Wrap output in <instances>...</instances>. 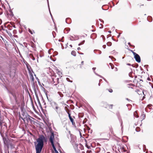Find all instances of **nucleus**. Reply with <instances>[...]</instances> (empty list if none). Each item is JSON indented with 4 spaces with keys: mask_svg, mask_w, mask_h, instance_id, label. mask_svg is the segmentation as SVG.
<instances>
[{
    "mask_svg": "<svg viewBox=\"0 0 153 153\" xmlns=\"http://www.w3.org/2000/svg\"><path fill=\"white\" fill-rule=\"evenodd\" d=\"M46 140L45 137L43 135L40 136L37 139V144L35 146L36 153H40L44 145V141Z\"/></svg>",
    "mask_w": 153,
    "mask_h": 153,
    "instance_id": "nucleus-1",
    "label": "nucleus"
},
{
    "mask_svg": "<svg viewBox=\"0 0 153 153\" xmlns=\"http://www.w3.org/2000/svg\"><path fill=\"white\" fill-rule=\"evenodd\" d=\"M51 134L50 138L49 139V140L50 142H51V144L52 146L53 147V148L55 152H56V151H57V150H56V148L54 144L53 140L54 139V134L53 132L51 131Z\"/></svg>",
    "mask_w": 153,
    "mask_h": 153,
    "instance_id": "nucleus-2",
    "label": "nucleus"
},
{
    "mask_svg": "<svg viewBox=\"0 0 153 153\" xmlns=\"http://www.w3.org/2000/svg\"><path fill=\"white\" fill-rule=\"evenodd\" d=\"M53 107L57 113L58 114H59L61 111L60 108L58 107L57 104L56 102H53Z\"/></svg>",
    "mask_w": 153,
    "mask_h": 153,
    "instance_id": "nucleus-3",
    "label": "nucleus"
},
{
    "mask_svg": "<svg viewBox=\"0 0 153 153\" xmlns=\"http://www.w3.org/2000/svg\"><path fill=\"white\" fill-rule=\"evenodd\" d=\"M134 58L136 62L140 63L141 62L140 57L139 55L136 53H134Z\"/></svg>",
    "mask_w": 153,
    "mask_h": 153,
    "instance_id": "nucleus-4",
    "label": "nucleus"
},
{
    "mask_svg": "<svg viewBox=\"0 0 153 153\" xmlns=\"http://www.w3.org/2000/svg\"><path fill=\"white\" fill-rule=\"evenodd\" d=\"M22 114L23 115V117H25V119H26L27 121L31 120L30 118L32 117L29 115H28L27 114H25L24 113H23Z\"/></svg>",
    "mask_w": 153,
    "mask_h": 153,
    "instance_id": "nucleus-5",
    "label": "nucleus"
},
{
    "mask_svg": "<svg viewBox=\"0 0 153 153\" xmlns=\"http://www.w3.org/2000/svg\"><path fill=\"white\" fill-rule=\"evenodd\" d=\"M71 143L72 145L74 146H77V144L76 143V142L75 140H72V139L71 140Z\"/></svg>",
    "mask_w": 153,
    "mask_h": 153,
    "instance_id": "nucleus-6",
    "label": "nucleus"
},
{
    "mask_svg": "<svg viewBox=\"0 0 153 153\" xmlns=\"http://www.w3.org/2000/svg\"><path fill=\"white\" fill-rule=\"evenodd\" d=\"M69 118L70 120V121L72 123V125H75V122L74 121L73 119L71 117H69Z\"/></svg>",
    "mask_w": 153,
    "mask_h": 153,
    "instance_id": "nucleus-7",
    "label": "nucleus"
},
{
    "mask_svg": "<svg viewBox=\"0 0 153 153\" xmlns=\"http://www.w3.org/2000/svg\"><path fill=\"white\" fill-rule=\"evenodd\" d=\"M11 93L14 97L15 99L16 100V97L15 94V93L14 92H11Z\"/></svg>",
    "mask_w": 153,
    "mask_h": 153,
    "instance_id": "nucleus-8",
    "label": "nucleus"
},
{
    "mask_svg": "<svg viewBox=\"0 0 153 153\" xmlns=\"http://www.w3.org/2000/svg\"><path fill=\"white\" fill-rule=\"evenodd\" d=\"M69 106L67 105H66V106L65 107V109L66 111V112L68 111H69V110L68 109Z\"/></svg>",
    "mask_w": 153,
    "mask_h": 153,
    "instance_id": "nucleus-9",
    "label": "nucleus"
},
{
    "mask_svg": "<svg viewBox=\"0 0 153 153\" xmlns=\"http://www.w3.org/2000/svg\"><path fill=\"white\" fill-rule=\"evenodd\" d=\"M113 105H106V108H112Z\"/></svg>",
    "mask_w": 153,
    "mask_h": 153,
    "instance_id": "nucleus-10",
    "label": "nucleus"
},
{
    "mask_svg": "<svg viewBox=\"0 0 153 153\" xmlns=\"http://www.w3.org/2000/svg\"><path fill=\"white\" fill-rule=\"evenodd\" d=\"M147 19L149 22H151L152 21V18L151 16H149L148 17Z\"/></svg>",
    "mask_w": 153,
    "mask_h": 153,
    "instance_id": "nucleus-11",
    "label": "nucleus"
},
{
    "mask_svg": "<svg viewBox=\"0 0 153 153\" xmlns=\"http://www.w3.org/2000/svg\"><path fill=\"white\" fill-rule=\"evenodd\" d=\"M30 79L32 81H34V77L33 74H30Z\"/></svg>",
    "mask_w": 153,
    "mask_h": 153,
    "instance_id": "nucleus-12",
    "label": "nucleus"
},
{
    "mask_svg": "<svg viewBox=\"0 0 153 153\" xmlns=\"http://www.w3.org/2000/svg\"><path fill=\"white\" fill-rule=\"evenodd\" d=\"M71 54L72 55L75 56H76V52L75 51H73L71 52Z\"/></svg>",
    "mask_w": 153,
    "mask_h": 153,
    "instance_id": "nucleus-13",
    "label": "nucleus"
},
{
    "mask_svg": "<svg viewBox=\"0 0 153 153\" xmlns=\"http://www.w3.org/2000/svg\"><path fill=\"white\" fill-rule=\"evenodd\" d=\"M30 58L32 59L33 60H35V58L33 56L32 54H30Z\"/></svg>",
    "mask_w": 153,
    "mask_h": 153,
    "instance_id": "nucleus-14",
    "label": "nucleus"
},
{
    "mask_svg": "<svg viewBox=\"0 0 153 153\" xmlns=\"http://www.w3.org/2000/svg\"><path fill=\"white\" fill-rule=\"evenodd\" d=\"M28 31L31 34H33V33H34L35 32H34V31H32L29 28H28Z\"/></svg>",
    "mask_w": 153,
    "mask_h": 153,
    "instance_id": "nucleus-15",
    "label": "nucleus"
},
{
    "mask_svg": "<svg viewBox=\"0 0 153 153\" xmlns=\"http://www.w3.org/2000/svg\"><path fill=\"white\" fill-rule=\"evenodd\" d=\"M107 45L108 46H110L111 45L112 43L111 42H108L107 43Z\"/></svg>",
    "mask_w": 153,
    "mask_h": 153,
    "instance_id": "nucleus-16",
    "label": "nucleus"
},
{
    "mask_svg": "<svg viewBox=\"0 0 153 153\" xmlns=\"http://www.w3.org/2000/svg\"><path fill=\"white\" fill-rule=\"evenodd\" d=\"M136 131L137 132H139L140 131V128L139 127H137L135 129Z\"/></svg>",
    "mask_w": 153,
    "mask_h": 153,
    "instance_id": "nucleus-17",
    "label": "nucleus"
},
{
    "mask_svg": "<svg viewBox=\"0 0 153 153\" xmlns=\"http://www.w3.org/2000/svg\"><path fill=\"white\" fill-rule=\"evenodd\" d=\"M109 64L111 67V68L112 69H113L114 68V65L112 63H109Z\"/></svg>",
    "mask_w": 153,
    "mask_h": 153,
    "instance_id": "nucleus-18",
    "label": "nucleus"
},
{
    "mask_svg": "<svg viewBox=\"0 0 153 153\" xmlns=\"http://www.w3.org/2000/svg\"><path fill=\"white\" fill-rule=\"evenodd\" d=\"M96 69V68H92V69L94 71V73H95V74H96V75H97V76H99L98 74H97V73H96L95 72V71H94Z\"/></svg>",
    "mask_w": 153,
    "mask_h": 153,
    "instance_id": "nucleus-19",
    "label": "nucleus"
},
{
    "mask_svg": "<svg viewBox=\"0 0 153 153\" xmlns=\"http://www.w3.org/2000/svg\"><path fill=\"white\" fill-rule=\"evenodd\" d=\"M152 105H151V104H149V105H147V107H148V108H149V109H151L152 108L151 107H152Z\"/></svg>",
    "mask_w": 153,
    "mask_h": 153,
    "instance_id": "nucleus-20",
    "label": "nucleus"
},
{
    "mask_svg": "<svg viewBox=\"0 0 153 153\" xmlns=\"http://www.w3.org/2000/svg\"><path fill=\"white\" fill-rule=\"evenodd\" d=\"M85 40L83 41L81 43H79L78 45L79 46H80L81 45L83 44L85 42Z\"/></svg>",
    "mask_w": 153,
    "mask_h": 153,
    "instance_id": "nucleus-21",
    "label": "nucleus"
},
{
    "mask_svg": "<svg viewBox=\"0 0 153 153\" xmlns=\"http://www.w3.org/2000/svg\"><path fill=\"white\" fill-rule=\"evenodd\" d=\"M67 113H68V117H71V114L70 113V111H68Z\"/></svg>",
    "mask_w": 153,
    "mask_h": 153,
    "instance_id": "nucleus-22",
    "label": "nucleus"
},
{
    "mask_svg": "<svg viewBox=\"0 0 153 153\" xmlns=\"http://www.w3.org/2000/svg\"><path fill=\"white\" fill-rule=\"evenodd\" d=\"M20 118H21V119H22L24 121H25V117H20Z\"/></svg>",
    "mask_w": 153,
    "mask_h": 153,
    "instance_id": "nucleus-23",
    "label": "nucleus"
},
{
    "mask_svg": "<svg viewBox=\"0 0 153 153\" xmlns=\"http://www.w3.org/2000/svg\"><path fill=\"white\" fill-rule=\"evenodd\" d=\"M66 79H67V80L68 81H69V82H72V81H71V80H70L69 79V78H66Z\"/></svg>",
    "mask_w": 153,
    "mask_h": 153,
    "instance_id": "nucleus-24",
    "label": "nucleus"
},
{
    "mask_svg": "<svg viewBox=\"0 0 153 153\" xmlns=\"http://www.w3.org/2000/svg\"><path fill=\"white\" fill-rule=\"evenodd\" d=\"M101 38H102V39L103 41L104 40L103 39L105 38V36L104 35H102L101 36Z\"/></svg>",
    "mask_w": 153,
    "mask_h": 153,
    "instance_id": "nucleus-25",
    "label": "nucleus"
},
{
    "mask_svg": "<svg viewBox=\"0 0 153 153\" xmlns=\"http://www.w3.org/2000/svg\"><path fill=\"white\" fill-rule=\"evenodd\" d=\"M146 90H143V94L144 95V96H145V93H146Z\"/></svg>",
    "mask_w": 153,
    "mask_h": 153,
    "instance_id": "nucleus-26",
    "label": "nucleus"
},
{
    "mask_svg": "<svg viewBox=\"0 0 153 153\" xmlns=\"http://www.w3.org/2000/svg\"><path fill=\"white\" fill-rule=\"evenodd\" d=\"M108 91L110 93H111L113 92V90L112 89H108Z\"/></svg>",
    "mask_w": 153,
    "mask_h": 153,
    "instance_id": "nucleus-27",
    "label": "nucleus"
},
{
    "mask_svg": "<svg viewBox=\"0 0 153 153\" xmlns=\"http://www.w3.org/2000/svg\"><path fill=\"white\" fill-rule=\"evenodd\" d=\"M3 140H4V143L5 144L6 143V138H3Z\"/></svg>",
    "mask_w": 153,
    "mask_h": 153,
    "instance_id": "nucleus-28",
    "label": "nucleus"
},
{
    "mask_svg": "<svg viewBox=\"0 0 153 153\" xmlns=\"http://www.w3.org/2000/svg\"><path fill=\"white\" fill-rule=\"evenodd\" d=\"M131 73H130L129 74V76L131 77H132V76H131Z\"/></svg>",
    "mask_w": 153,
    "mask_h": 153,
    "instance_id": "nucleus-29",
    "label": "nucleus"
},
{
    "mask_svg": "<svg viewBox=\"0 0 153 153\" xmlns=\"http://www.w3.org/2000/svg\"><path fill=\"white\" fill-rule=\"evenodd\" d=\"M82 114H79V117H82V115H81Z\"/></svg>",
    "mask_w": 153,
    "mask_h": 153,
    "instance_id": "nucleus-30",
    "label": "nucleus"
},
{
    "mask_svg": "<svg viewBox=\"0 0 153 153\" xmlns=\"http://www.w3.org/2000/svg\"><path fill=\"white\" fill-rule=\"evenodd\" d=\"M86 122V119H85L83 121V123H85Z\"/></svg>",
    "mask_w": 153,
    "mask_h": 153,
    "instance_id": "nucleus-31",
    "label": "nucleus"
},
{
    "mask_svg": "<svg viewBox=\"0 0 153 153\" xmlns=\"http://www.w3.org/2000/svg\"><path fill=\"white\" fill-rule=\"evenodd\" d=\"M136 111L135 113H134V116L136 115Z\"/></svg>",
    "mask_w": 153,
    "mask_h": 153,
    "instance_id": "nucleus-32",
    "label": "nucleus"
},
{
    "mask_svg": "<svg viewBox=\"0 0 153 153\" xmlns=\"http://www.w3.org/2000/svg\"><path fill=\"white\" fill-rule=\"evenodd\" d=\"M127 65H129V66H130V65H131L130 63H127Z\"/></svg>",
    "mask_w": 153,
    "mask_h": 153,
    "instance_id": "nucleus-33",
    "label": "nucleus"
},
{
    "mask_svg": "<svg viewBox=\"0 0 153 153\" xmlns=\"http://www.w3.org/2000/svg\"><path fill=\"white\" fill-rule=\"evenodd\" d=\"M77 50H80V47H78V48H77Z\"/></svg>",
    "mask_w": 153,
    "mask_h": 153,
    "instance_id": "nucleus-34",
    "label": "nucleus"
},
{
    "mask_svg": "<svg viewBox=\"0 0 153 153\" xmlns=\"http://www.w3.org/2000/svg\"><path fill=\"white\" fill-rule=\"evenodd\" d=\"M102 47H103V48H104V49L105 48V45H103L102 46Z\"/></svg>",
    "mask_w": 153,
    "mask_h": 153,
    "instance_id": "nucleus-35",
    "label": "nucleus"
},
{
    "mask_svg": "<svg viewBox=\"0 0 153 153\" xmlns=\"http://www.w3.org/2000/svg\"><path fill=\"white\" fill-rule=\"evenodd\" d=\"M147 80H150V79L149 77L148 78Z\"/></svg>",
    "mask_w": 153,
    "mask_h": 153,
    "instance_id": "nucleus-36",
    "label": "nucleus"
},
{
    "mask_svg": "<svg viewBox=\"0 0 153 153\" xmlns=\"http://www.w3.org/2000/svg\"><path fill=\"white\" fill-rule=\"evenodd\" d=\"M54 153H59L57 151H56V152H55Z\"/></svg>",
    "mask_w": 153,
    "mask_h": 153,
    "instance_id": "nucleus-37",
    "label": "nucleus"
},
{
    "mask_svg": "<svg viewBox=\"0 0 153 153\" xmlns=\"http://www.w3.org/2000/svg\"><path fill=\"white\" fill-rule=\"evenodd\" d=\"M128 45H129V46H130L131 45V44H130V42H128Z\"/></svg>",
    "mask_w": 153,
    "mask_h": 153,
    "instance_id": "nucleus-38",
    "label": "nucleus"
},
{
    "mask_svg": "<svg viewBox=\"0 0 153 153\" xmlns=\"http://www.w3.org/2000/svg\"><path fill=\"white\" fill-rule=\"evenodd\" d=\"M131 51L132 52V53H133V54H134V53H135V52H134L133 51Z\"/></svg>",
    "mask_w": 153,
    "mask_h": 153,
    "instance_id": "nucleus-39",
    "label": "nucleus"
},
{
    "mask_svg": "<svg viewBox=\"0 0 153 153\" xmlns=\"http://www.w3.org/2000/svg\"><path fill=\"white\" fill-rule=\"evenodd\" d=\"M108 32L109 33H111V31L110 30L109 31H108Z\"/></svg>",
    "mask_w": 153,
    "mask_h": 153,
    "instance_id": "nucleus-40",
    "label": "nucleus"
},
{
    "mask_svg": "<svg viewBox=\"0 0 153 153\" xmlns=\"http://www.w3.org/2000/svg\"><path fill=\"white\" fill-rule=\"evenodd\" d=\"M52 49H50V50H49L48 51V52L49 53V52H50V50H52Z\"/></svg>",
    "mask_w": 153,
    "mask_h": 153,
    "instance_id": "nucleus-41",
    "label": "nucleus"
},
{
    "mask_svg": "<svg viewBox=\"0 0 153 153\" xmlns=\"http://www.w3.org/2000/svg\"><path fill=\"white\" fill-rule=\"evenodd\" d=\"M49 11H50V14L51 15V17H52V15H51V13L50 12V10H49Z\"/></svg>",
    "mask_w": 153,
    "mask_h": 153,
    "instance_id": "nucleus-42",
    "label": "nucleus"
},
{
    "mask_svg": "<svg viewBox=\"0 0 153 153\" xmlns=\"http://www.w3.org/2000/svg\"><path fill=\"white\" fill-rule=\"evenodd\" d=\"M115 71H117V68H115Z\"/></svg>",
    "mask_w": 153,
    "mask_h": 153,
    "instance_id": "nucleus-43",
    "label": "nucleus"
},
{
    "mask_svg": "<svg viewBox=\"0 0 153 153\" xmlns=\"http://www.w3.org/2000/svg\"><path fill=\"white\" fill-rule=\"evenodd\" d=\"M83 62H83V61H82V62H81V64H83Z\"/></svg>",
    "mask_w": 153,
    "mask_h": 153,
    "instance_id": "nucleus-44",
    "label": "nucleus"
},
{
    "mask_svg": "<svg viewBox=\"0 0 153 153\" xmlns=\"http://www.w3.org/2000/svg\"><path fill=\"white\" fill-rule=\"evenodd\" d=\"M68 19H69L68 18H67V19H66V22H67V20Z\"/></svg>",
    "mask_w": 153,
    "mask_h": 153,
    "instance_id": "nucleus-45",
    "label": "nucleus"
},
{
    "mask_svg": "<svg viewBox=\"0 0 153 153\" xmlns=\"http://www.w3.org/2000/svg\"><path fill=\"white\" fill-rule=\"evenodd\" d=\"M70 46L71 47H72V45H70Z\"/></svg>",
    "mask_w": 153,
    "mask_h": 153,
    "instance_id": "nucleus-46",
    "label": "nucleus"
},
{
    "mask_svg": "<svg viewBox=\"0 0 153 153\" xmlns=\"http://www.w3.org/2000/svg\"><path fill=\"white\" fill-rule=\"evenodd\" d=\"M126 100H130L129 99H128V98H126Z\"/></svg>",
    "mask_w": 153,
    "mask_h": 153,
    "instance_id": "nucleus-47",
    "label": "nucleus"
},
{
    "mask_svg": "<svg viewBox=\"0 0 153 153\" xmlns=\"http://www.w3.org/2000/svg\"><path fill=\"white\" fill-rule=\"evenodd\" d=\"M59 73H60L61 74H62V73L61 72H60L59 71Z\"/></svg>",
    "mask_w": 153,
    "mask_h": 153,
    "instance_id": "nucleus-48",
    "label": "nucleus"
},
{
    "mask_svg": "<svg viewBox=\"0 0 153 153\" xmlns=\"http://www.w3.org/2000/svg\"><path fill=\"white\" fill-rule=\"evenodd\" d=\"M122 122L121 123V127H122Z\"/></svg>",
    "mask_w": 153,
    "mask_h": 153,
    "instance_id": "nucleus-49",
    "label": "nucleus"
},
{
    "mask_svg": "<svg viewBox=\"0 0 153 153\" xmlns=\"http://www.w3.org/2000/svg\"><path fill=\"white\" fill-rule=\"evenodd\" d=\"M101 81H102V79H100V80L99 81L100 82Z\"/></svg>",
    "mask_w": 153,
    "mask_h": 153,
    "instance_id": "nucleus-50",
    "label": "nucleus"
},
{
    "mask_svg": "<svg viewBox=\"0 0 153 153\" xmlns=\"http://www.w3.org/2000/svg\"><path fill=\"white\" fill-rule=\"evenodd\" d=\"M1 111H0V118H1Z\"/></svg>",
    "mask_w": 153,
    "mask_h": 153,
    "instance_id": "nucleus-51",
    "label": "nucleus"
},
{
    "mask_svg": "<svg viewBox=\"0 0 153 153\" xmlns=\"http://www.w3.org/2000/svg\"><path fill=\"white\" fill-rule=\"evenodd\" d=\"M47 1H48V5H49V2H48V0H47Z\"/></svg>",
    "mask_w": 153,
    "mask_h": 153,
    "instance_id": "nucleus-52",
    "label": "nucleus"
},
{
    "mask_svg": "<svg viewBox=\"0 0 153 153\" xmlns=\"http://www.w3.org/2000/svg\"><path fill=\"white\" fill-rule=\"evenodd\" d=\"M105 6H106H106H108H108H107L106 5H105Z\"/></svg>",
    "mask_w": 153,
    "mask_h": 153,
    "instance_id": "nucleus-53",
    "label": "nucleus"
},
{
    "mask_svg": "<svg viewBox=\"0 0 153 153\" xmlns=\"http://www.w3.org/2000/svg\"><path fill=\"white\" fill-rule=\"evenodd\" d=\"M98 85H99V86H100V83H99L98 84Z\"/></svg>",
    "mask_w": 153,
    "mask_h": 153,
    "instance_id": "nucleus-54",
    "label": "nucleus"
},
{
    "mask_svg": "<svg viewBox=\"0 0 153 153\" xmlns=\"http://www.w3.org/2000/svg\"><path fill=\"white\" fill-rule=\"evenodd\" d=\"M80 54H83V53H81Z\"/></svg>",
    "mask_w": 153,
    "mask_h": 153,
    "instance_id": "nucleus-55",
    "label": "nucleus"
},
{
    "mask_svg": "<svg viewBox=\"0 0 153 153\" xmlns=\"http://www.w3.org/2000/svg\"><path fill=\"white\" fill-rule=\"evenodd\" d=\"M152 88H153V85H152Z\"/></svg>",
    "mask_w": 153,
    "mask_h": 153,
    "instance_id": "nucleus-56",
    "label": "nucleus"
},
{
    "mask_svg": "<svg viewBox=\"0 0 153 153\" xmlns=\"http://www.w3.org/2000/svg\"><path fill=\"white\" fill-rule=\"evenodd\" d=\"M135 116V117H137V118L138 117V116Z\"/></svg>",
    "mask_w": 153,
    "mask_h": 153,
    "instance_id": "nucleus-57",
    "label": "nucleus"
},
{
    "mask_svg": "<svg viewBox=\"0 0 153 153\" xmlns=\"http://www.w3.org/2000/svg\"><path fill=\"white\" fill-rule=\"evenodd\" d=\"M130 105V104H128L127 105L128 106V105Z\"/></svg>",
    "mask_w": 153,
    "mask_h": 153,
    "instance_id": "nucleus-58",
    "label": "nucleus"
},
{
    "mask_svg": "<svg viewBox=\"0 0 153 153\" xmlns=\"http://www.w3.org/2000/svg\"><path fill=\"white\" fill-rule=\"evenodd\" d=\"M60 73H59V75H60Z\"/></svg>",
    "mask_w": 153,
    "mask_h": 153,
    "instance_id": "nucleus-59",
    "label": "nucleus"
},
{
    "mask_svg": "<svg viewBox=\"0 0 153 153\" xmlns=\"http://www.w3.org/2000/svg\"><path fill=\"white\" fill-rule=\"evenodd\" d=\"M104 6H102V9H103V7Z\"/></svg>",
    "mask_w": 153,
    "mask_h": 153,
    "instance_id": "nucleus-60",
    "label": "nucleus"
},
{
    "mask_svg": "<svg viewBox=\"0 0 153 153\" xmlns=\"http://www.w3.org/2000/svg\"><path fill=\"white\" fill-rule=\"evenodd\" d=\"M13 27H14V28H15V26H13Z\"/></svg>",
    "mask_w": 153,
    "mask_h": 153,
    "instance_id": "nucleus-61",
    "label": "nucleus"
},
{
    "mask_svg": "<svg viewBox=\"0 0 153 153\" xmlns=\"http://www.w3.org/2000/svg\"><path fill=\"white\" fill-rule=\"evenodd\" d=\"M100 25L101 26H102V24H100Z\"/></svg>",
    "mask_w": 153,
    "mask_h": 153,
    "instance_id": "nucleus-62",
    "label": "nucleus"
},
{
    "mask_svg": "<svg viewBox=\"0 0 153 153\" xmlns=\"http://www.w3.org/2000/svg\"><path fill=\"white\" fill-rule=\"evenodd\" d=\"M102 27H100V28H102Z\"/></svg>",
    "mask_w": 153,
    "mask_h": 153,
    "instance_id": "nucleus-63",
    "label": "nucleus"
},
{
    "mask_svg": "<svg viewBox=\"0 0 153 153\" xmlns=\"http://www.w3.org/2000/svg\"><path fill=\"white\" fill-rule=\"evenodd\" d=\"M145 66H147V65H146Z\"/></svg>",
    "mask_w": 153,
    "mask_h": 153,
    "instance_id": "nucleus-64",
    "label": "nucleus"
}]
</instances>
